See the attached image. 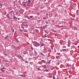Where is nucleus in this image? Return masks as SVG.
Returning <instances> with one entry per match:
<instances>
[{
  "mask_svg": "<svg viewBox=\"0 0 79 79\" xmlns=\"http://www.w3.org/2000/svg\"><path fill=\"white\" fill-rule=\"evenodd\" d=\"M51 61L49 60L48 62H46V64H48V65H49V64H50Z\"/></svg>",
  "mask_w": 79,
  "mask_h": 79,
  "instance_id": "1",
  "label": "nucleus"
},
{
  "mask_svg": "<svg viewBox=\"0 0 79 79\" xmlns=\"http://www.w3.org/2000/svg\"><path fill=\"white\" fill-rule=\"evenodd\" d=\"M7 18H9V19H11V18H10V16L8 15V14L7 15Z\"/></svg>",
  "mask_w": 79,
  "mask_h": 79,
  "instance_id": "2",
  "label": "nucleus"
},
{
  "mask_svg": "<svg viewBox=\"0 0 79 79\" xmlns=\"http://www.w3.org/2000/svg\"><path fill=\"white\" fill-rule=\"evenodd\" d=\"M56 26H57V27H64V26H60L59 25H56Z\"/></svg>",
  "mask_w": 79,
  "mask_h": 79,
  "instance_id": "3",
  "label": "nucleus"
},
{
  "mask_svg": "<svg viewBox=\"0 0 79 79\" xmlns=\"http://www.w3.org/2000/svg\"><path fill=\"white\" fill-rule=\"evenodd\" d=\"M71 45H70V43L69 42H68V47H70Z\"/></svg>",
  "mask_w": 79,
  "mask_h": 79,
  "instance_id": "4",
  "label": "nucleus"
},
{
  "mask_svg": "<svg viewBox=\"0 0 79 79\" xmlns=\"http://www.w3.org/2000/svg\"><path fill=\"white\" fill-rule=\"evenodd\" d=\"M24 31L25 32H27V31H28L27 30H25V29H23Z\"/></svg>",
  "mask_w": 79,
  "mask_h": 79,
  "instance_id": "5",
  "label": "nucleus"
},
{
  "mask_svg": "<svg viewBox=\"0 0 79 79\" xmlns=\"http://www.w3.org/2000/svg\"><path fill=\"white\" fill-rule=\"evenodd\" d=\"M41 62H43V63H46V61H45L43 60H41Z\"/></svg>",
  "mask_w": 79,
  "mask_h": 79,
  "instance_id": "6",
  "label": "nucleus"
},
{
  "mask_svg": "<svg viewBox=\"0 0 79 79\" xmlns=\"http://www.w3.org/2000/svg\"><path fill=\"white\" fill-rule=\"evenodd\" d=\"M79 10H77V11H76V14H77V15H79V13H78V11Z\"/></svg>",
  "mask_w": 79,
  "mask_h": 79,
  "instance_id": "7",
  "label": "nucleus"
},
{
  "mask_svg": "<svg viewBox=\"0 0 79 79\" xmlns=\"http://www.w3.org/2000/svg\"><path fill=\"white\" fill-rule=\"evenodd\" d=\"M66 66H71V65L69 64H66Z\"/></svg>",
  "mask_w": 79,
  "mask_h": 79,
  "instance_id": "8",
  "label": "nucleus"
},
{
  "mask_svg": "<svg viewBox=\"0 0 79 79\" xmlns=\"http://www.w3.org/2000/svg\"><path fill=\"white\" fill-rule=\"evenodd\" d=\"M42 67L43 68H45V69H46V65H43L42 66Z\"/></svg>",
  "mask_w": 79,
  "mask_h": 79,
  "instance_id": "9",
  "label": "nucleus"
},
{
  "mask_svg": "<svg viewBox=\"0 0 79 79\" xmlns=\"http://www.w3.org/2000/svg\"><path fill=\"white\" fill-rule=\"evenodd\" d=\"M27 53V52L25 51L24 52L23 54H24V55H26V53Z\"/></svg>",
  "mask_w": 79,
  "mask_h": 79,
  "instance_id": "10",
  "label": "nucleus"
},
{
  "mask_svg": "<svg viewBox=\"0 0 79 79\" xmlns=\"http://www.w3.org/2000/svg\"><path fill=\"white\" fill-rule=\"evenodd\" d=\"M1 71L2 72V73H4V71L3 69H1Z\"/></svg>",
  "mask_w": 79,
  "mask_h": 79,
  "instance_id": "11",
  "label": "nucleus"
},
{
  "mask_svg": "<svg viewBox=\"0 0 79 79\" xmlns=\"http://www.w3.org/2000/svg\"><path fill=\"white\" fill-rule=\"evenodd\" d=\"M13 19H17V18L15 17V16H14L13 17Z\"/></svg>",
  "mask_w": 79,
  "mask_h": 79,
  "instance_id": "12",
  "label": "nucleus"
},
{
  "mask_svg": "<svg viewBox=\"0 0 79 79\" xmlns=\"http://www.w3.org/2000/svg\"><path fill=\"white\" fill-rule=\"evenodd\" d=\"M56 58L57 59H60V56H56Z\"/></svg>",
  "mask_w": 79,
  "mask_h": 79,
  "instance_id": "13",
  "label": "nucleus"
},
{
  "mask_svg": "<svg viewBox=\"0 0 79 79\" xmlns=\"http://www.w3.org/2000/svg\"><path fill=\"white\" fill-rule=\"evenodd\" d=\"M8 36H7L6 37H5V39H8Z\"/></svg>",
  "mask_w": 79,
  "mask_h": 79,
  "instance_id": "14",
  "label": "nucleus"
},
{
  "mask_svg": "<svg viewBox=\"0 0 79 79\" xmlns=\"http://www.w3.org/2000/svg\"><path fill=\"white\" fill-rule=\"evenodd\" d=\"M19 58H21V59H23V57L20 56H19Z\"/></svg>",
  "mask_w": 79,
  "mask_h": 79,
  "instance_id": "15",
  "label": "nucleus"
},
{
  "mask_svg": "<svg viewBox=\"0 0 79 79\" xmlns=\"http://www.w3.org/2000/svg\"><path fill=\"white\" fill-rule=\"evenodd\" d=\"M37 69L38 70V71H41V69H40L39 68H37Z\"/></svg>",
  "mask_w": 79,
  "mask_h": 79,
  "instance_id": "16",
  "label": "nucleus"
},
{
  "mask_svg": "<svg viewBox=\"0 0 79 79\" xmlns=\"http://www.w3.org/2000/svg\"><path fill=\"white\" fill-rule=\"evenodd\" d=\"M69 72L70 74H72V72L71 71H69Z\"/></svg>",
  "mask_w": 79,
  "mask_h": 79,
  "instance_id": "17",
  "label": "nucleus"
},
{
  "mask_svg": "<svg viewBox=\"0 0 79 79\" xmlns=\"http://www.w3.org/2000/svg\"><path fill=\"white\" fill-rule=\"evenodd\" d=\"M16 42H19V41L18 40V39H16Z\"/></svg>",
  "mask_w": 79,
  "mask_h": 79,
  "instance_id": "18",
  "label": "nucleus"
},
{
  "mask_svg": "<svg viewBox=\"0 0 79 79\" xmlns=\"http://www.w3.org/2000/svg\"><path fill=\"white\" fill-rule=\"evenodd\" d=\"M48 51H49V52H51V50H50V49H48Z\"/></svg>",
  "mask_w": 79,
  "mask_h": 79,
  "instance_id": "19",
  "label": "nucleus"
},
{
  "mask_svg": "<svg viewBox=\"0 0 79 79\" xmlns=\"http://www.w3.org/2000/svg\"><path fill=\"white\" fill-rule=\"evenodd\" d=\"M5 61L6 62H8V60H5Z\"/></svg>",
  "mask_w": 79,
  "mask_h": 79,
  "instance_id": "20",
  "label": "nucleus"
},
{
  "mask_svg": "<svg viewBox=\"0 0 79 79\" xmlns=\"http://www.w3.org/2000/svg\"><path fill=\"white\" fill-rule=\"evenodd\" d=\"M45 71H46V72H48V70L47 69H45Z\"/></svg>",
  "mask_w": 79,
  "mask_h": 79,
  "instance_id": "21",
  "label": "nucleus"
},
{
  "mask_svg": "<svg viewBox=\"0 0 79 79\" xmlns=\"http://www.w3.org/2000/svg\"><path fill=\"white\" fill-rule=\"evenodd\" d=\"M25 63H28V62L27 60H25Z\"/></svg>",
  "mask_w": 79,
  "mask_h": 79,
  "instance_id": "22",
  "label": "nucleus"
},
{
  "mask_svg": "<svg viewBox=\"0 0 79 79\" xmlns=\"http://www.w3.org/2000/svg\"><path fill=\"white\" fill-rule=\"evenodd\" d=\"M53 79H55V76H53Z\"/></svg>",
  "mask_w": 79,
  "mask_h": 79,
  "instance_id": "23",
  "label": "nucleus"
},
{
  "mask_svg": "<svg viewBox=\"0 0 79 79\" xmlns=\"http://www.w3.org/2000/svg\"><path fill=\"white\" fill-rule=\"evenodd\" d=\"M28 2L29 3H31V1L30 0H28Z\"/></svg>",
  "mask_w": 79,
  "mask_h": 79,
  "instance_id": "24",
  "label": "nucleus"
},
{
  "mask_svg": "<svg viewBox=\"0 0 79 79\" xmlns=\"http://www.w3.org/2000/svg\"><path fill=\"white\" fill-rule=\"evenodd\" d=\"M21 27L23 29V30L24 29V27L22 26Z\"/></svg>",
  "mask_w": 79,
  "mask_h": 79,
  "instance_id": "25",
  "label": "nucleus"
},
{
  "mask_svg": "<svg viewBox=\"0 0 79 79\" xmlns=\"http://www.w3.org/2000/svg\"><path fill=\"white\" fill-rule=\"evenodd\" d=\"M33 17V16H30V18H32V17Z\"/></svg>",
  "mask_w": 79,
  "mask_h": 79,
  "instance_id": "26",
  "label": "nucleus"
},
{
  "mask_svg": "<svg viewBox=\"0 0 79 79\" xmlns=\"http://www.w3.org/2000/svg\"><path fill=\"white\" fill-rule=\"evenodd\" d=\"M20 76H22V77H23V75H20Z\"/></svg>",
  "mask_w": 79,
  "mask_h": 79,
  "instance_id": "27",
  "label": "nucleus"
},
{
  "mask_svg": "<svg viewBox=\"0 0 79 79\" xmlns=\"http://www.w3.org/2000/svg\"><path fill=\"white\" fill-rule=\"evenodd\" d=\"M23 6H26V4H23Z\"/></svg>",
  "mask_w": 79,
  "mask_h": 79,
  "instance_id": "28",
  "label": "nucleus"
},
{
  "mask_svg": "<svg viewBox=\"0 0 79 79\" xmlns=\"http://www.w3.org/2000/svg\"><path fill=\"white\" fill-rule=\"evenodd\" d=\"M2 4H0V6H1V7H2Z\"/></svg>",
  "mask_w": 79,
  "mask_h": 79,
  "instance_id": "29",
  "label": "nucleus"
},
{
  "mask_svg": "<svg viewBox=\"0 0 79 79\" xmlns=\"http://www.w3.org/2000/svg\"><path fill=\"white\" fill-rule=\"evenodd\" d=\"M19 31H23V30H21V29H20Z\"/></svg>",
  "mask_w": 79,
  "mask_h": 79,
  "instance_id": "30",
  "label": "nucleus"
},
{
  "mask_svg": "<svg viewBox=\"0 0 79 79\" xmlns=\"http://www.w3.org/2000/svg\"><path fill=\"white\" fill-rule=\"evenodd\" d=\"M6 69V68H5V67H4L3 68V69Z\"/></svg>",
  "mask_w": 79,
  "mask_h": 79,
  "instance_id": "31",
  "label": "nucleus"
},
{
  "mask_svg": "<svg viewBox=\"0 0 79 79\" xmlns=\"http://www.w3.org/2000/svg\"><path fill=\"white\" fill-rule=\"evenodd\" d=\"M63 51H64H64H66V49H63Z\"/></svg>",
  "mask_w": 79,
  "mask_h": 79,
  "instance_id": "32",
  "label": "nucleus"
},
{
  "mask_svg": "<svg viewBox=\"0 0 79 79\" xmlns=\"http://www.w3.org/2000/svg\"><path fill=\"white\" fill-rule=\"evenodd\" d=\"M23 77H26V75H23Z\"/></svg>",
  "mask_w": 79,
  "mask_h": 79,
  "instance_id": "33",
  "label": "nucleus"
},
{
  "mask_svg": "<svg viewBox=\"0 0 79 79\" xmlns=\"http://www.w3.org/2000/svg\"><path fill=\"white\" fill-rule=\"evenodd\" d=\"M31 50L32 51V50H33V48H31Z\"/></svg>",
  "mask_w": 79,
  "mask_h": 79,
  "instance_id": "34",
  "label": "nucleus"
},
{
  "mask_svg": "<svg viewBox=\"0 0 79 79\" xmlns=\"http://www.w3.org/2000/svg\"><path fill=\"white\" fill-rule=\"evenodd\" d=\"M73 5H76V3H73Z\"/></svg>",
  "mask_w": 79,
  "mask_h": 79,
  "instance_id": "35",
  "label": "nucleus"
},
{
  "mask_svg": "<svg viewBox=\"0 0 79 79\" xmlns=\"http://www.w3.org/2000/svg\"><path fill=\"white\" fill-rule=\"evenodd\" d=\"M43 18L44 19H45V18L43 17Z\"/></svg>",
  "mask_w": 79,
  "mask_h": 79,
  "instance_id": "36",
  "label": "nucleus"
},
{
  "mask_svg": "<svg viewBox=\"0 0 79 79\" xmlns=\"http://www.w3.org/2000/svg\"><path fill=\"white\" fill-rule=\"evenodd\" d=\"M51 49H52V50H53V47H51Z\"/></svg>",
  "mask_w": 79,
  "mask_h": 79,
  "instance_id": "37",
  "label": "nucleus"
},
{
  "mask_svg": "<svg viewBox=\"0 0 79 79\" xmlns=\"http://www.w3.org/2000/svg\"><path fill=\"white\" fill-rule=\"evenodd\" d=\"M12 32H14V30H13V31H12Z\"/></svg>",
  "mask_w": 79,
  "mask_h": 79,
  "instance_id": "38",
  "label": "nucleus"
},
{
  "mask_svg": "<svg viewBox=\"0 0 79 79\" xmlns=\"http://www.w3.org/2000/svg\"><path fill=\"white\" fill-rule=\"evenodd\" d=\"M46 15H47V16H48V13L46 14Z\"/></svg>",
  "mask_w": 79,
  "mask_h": 79,
  "instance_id": "39",
  "label": "nucleus"
},
{
  "mask_svg": "<svg viewBox=\"0 0 79 79\" xmlns=\"http://www.w3.org/2000/svg\"><path fill=\"white\" fill-rule=\"evenodd\" d=\"M11 30H13V28H11Z\"/></svg>",
  "mask_w": 79,
  "mask_h": 79,
  "instance_id": "40",
  "label": "nucleus"
},
{
  "mask_svg": "<svg viewBox=\"0 0 79 79\" xmlns=\"http://www.w3.org/2000/svg\"><path fill=\"white\" fill-rule=\"evenodd\" d=\"M54 32H56V31H54Z\"/></svg>",
  "mask_w": 79,
  "mask_h": 79,
  "instance_id": "41",
  "label": "nucleus"
},
{
  "mask_svg": "<svg viewBox=\"0 0 79 79\" xmlns=\"http://www.w3.org/2000/svg\"><path fill=\"white\" fill-rule=\"evenodd\" d=\"M41 77H44V76H41Z\"/></svg>",
  "mask_w": 79,
  "mask_h": 79,
  "instance_id": "42",
  "label": "nucleus"
},
{
  "mask_svg": "<svg viewBox=\"0 0 79 79\" xmlns=\"http://www.w3.org/2000/svg\"><path fill=\"white\" fill-rule=\"evenodd\" d=\"M65 79H67V78L66 77L65 78Z\"/></svg>",
  "mask_w": 79,
  "mask_h": 79,
  "instance_id": "43",
  "label": "nucleus"
},
{
  "mask_svg": "<svg viewBox=\"0 0 79 79\" xmlns=\"http://www.w3.org/2000/svg\"><path fill=\"white\" fill-rule=\"evenodd\" d=\"M78 47L79 48V45L78 46Z\"/></svg>",
  "mask_w": 79,
  "mask_h": 79,
  "instance_id": "44",
  "label": "nucleus"
},
{
  "mask_svg": "<svg viewBox=\"0 0 79 79\" xmlns=\"http://www.w3.org/2000/svg\"><path fill=\"white\" fill-rule=\"evenodd\" d=\"M23 61H24V59H23Z\"/></svg>",
  "mask_w": 79,
  "mask_h": 79,
  "instance_id": "45",
  "label": "nucleus"
},
{
  "mask_svg": "<svg viewBox=\"0 0 79 79\" xmlns=\"http://www.w3.org/2000/svg\"><path fill=\"white\" fill-rule=\"evenodd\" d=\"M5 55H6V54H4Z\"/></svg>",
  "mask_w": 79,
  "mask_h": 79,
  "instance_id": "46",
  "label": "nucleus"
},
{
  "mask_svg": "<svg viewBox=\"0 0 79 79\" xmlns=\"http://www.w3.org/2000/svg\"><path fill=\"white\" fill-rule=\"evenodd\" d=\"M73 19V20H74V19Z\"/></svg>",
  "mask_w": 79,
  "mask_h": 79,
  "instance_id": "47",
  "label": "nucleus"
},
{
  "mask_svg": "<svg viewBox=\"0 0 79 79\" xmlns=\"http://www.w3.org/2000/svg\"><path fill=\"white\" fill-rule=\"evenodd\" d=\"M8 40H9V41L10 40H9V39H8Z\"/></svg>",
  "mask_w": 79,
  "mask_h": 79,
  "instance_id": "48",
  "label": "nucleus"
}]
</instances>
